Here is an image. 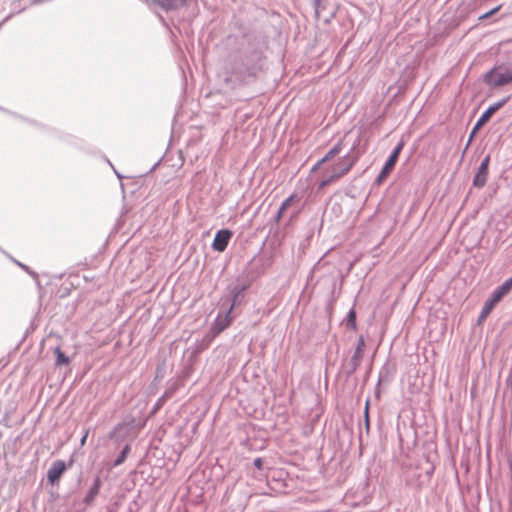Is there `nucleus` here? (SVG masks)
I'll list each match as a JSON object with an SVG mask.
<instances>
[{
	"mask_svg": "<svg viewBox=\"0 0 512 512\" xmlns=\"http://www.w3.org/2000/svg\"><path fill=\"white\" fill-rule=\"evenodd\" d=\"M158 166V163H155L151 170L155 169Z\"/></svg>",
	"mask_w": 512,
	"mask_h": 512,
	"instance_id": "obj_33",
	"label": "nucleus"
},
{
	"mask_svg": "<svg viewBox=\"0 0 512 512\" xmlns=\"http://www.w3.org/2000/svg\"><path fill=\"white\" fill-rule=\"evenodd\" d=\"M66 463L63 460H56L47 471V480L50 484L57 483L66 470Z\"/></svg>",
	"mask_w": 512,
	"mask_h": 512,
	"instance_id": "obj_11",
	"label": "nucleus"
},
{
	"mask_svg": "<svg viewBox=\"0 0 512 512\" xmlns=\"http://www.w3.org/2000/svg\"><path fill=\"white\" fill-rule=\"evenodd\" d=\"M325 1L326 0H313V6H314V10H315L316 15H318L320 10L323 8V3Z\"/></svg>",
	"mask_w": 512,
	"mask_h": 512,
	"instance_id": "obj_23",
	"label": "nucleus"
},
{
	"mask_svg": "<svg viewBox=\"0 0 512 512\" xmlns=\"http://www.w3.org/2000/svg\"><path fill=\"white\" fill-rule=\"evenodd\" d=\"M296 216V213H293L292 216H290V219H293V217Z\"/></svg>",
	"mask_w": 512,
	"mask_h": 512,
	"instance_id": "obj_34",
	"label": "nucleus"
},
{
	"mask_svg": "<svg viewBox=\"0 0 512 512\" xmlns=\"http://www.w3.org/2000/svg\"><path fill=\"white\" fill-rule=\"evenodd\" d=\"M364 417H365V425L368 430L369 429L368 402L366 403Z\"/></svg>",
	"mask_w": 512,
	"mask_h": 512,
	"instance_id": "obj_30",
	"label": "nucleus"
},
{
	"mask_svg": "<svg viewBox=\"0 0 512 512\" xmlns=\"http://www.w3.org/2000/svg\"><path fill=\"white\" fill-rule=\"evenodd\" d=\"M404 142L400 141L393 149L391 154L389 155L388 159L386 160L381 172L377 176L376 182L381 183L388 174L393 170V168L396 165V162L398 160V157L403 149Z\"/></svg>",
	"mask_w": 512,
	"mask_h": 512,
	"instance_id": "obj_8",
	"label": "nucleus"
},
{
	"mask_svg": "<svg viewBox=\"0 0 512 512\" xmlns=\"http://www.w3.org/2000/svg\"><path fill=\"white\" fill-rule=\"evenodd\" d=\"M285 211L282 210L280 207L278 208L277 212L275 213V215L273 216V221L278 224L281 220V218L283 217Z\"/></svg>",
	"mask_w": 512,
	"mask_h": 512,
	"instance_id": "obj_26",
	"label": "nucleus"
},
{
	"mask_svg": "<svg viewBox=\"0 0 512 512\" xmlns=\"http://www.w3.org/2000/svg\"><path fill=\"white\" fill-rule=\"evenodd\" d=\"M499 6L498 7H495L493 9H491L490 11L486 12L485 14L481 15L479 17V19H485V18H488L489 16L493 15L496 11L499 10Z\"/></svg>",
	"mask_w": 512,
	"mask_h": 512,
	"instance_id": "obj_27",
	"label": "nucleus"
},
{
	"mask_svg": "<svg viewBox=\"0 0 512 512\" xmlns=\"http://www.w3.org/2000/svg\"><path fill=\"white\" fill-rule=\"evenodd\" d=\"M170 397V393L169 392H165L156 402L155 406H154V411L158 410L163 404L164 402L166 401L167 398Z\"/></svg>",
	"mask_w": 512,
	"mask_h": 512,
	"instance_id": "obj_21",
	"label": "nucleus"
},
{
	"mask_svg": "<svg viewBox=\"0 0 512 512\" xmlns=\"http://www.w3.org/2000/svg\"><path fill=\"white\" fill-rule=\"evenodd\" d=\"M253 463H254V466H255L256 468H258V469H262V466H263L264 460H263L262 458L258 457V458H255V459H254V462H253Z\"/></svg>",
	"mask_w": 512,
	"mask_h": 512,
	"instance_id": "obj_28",
	"label": "nucleus"
},
{
	"mask_svg": "<svg viewBox=\"0 0 512 512\" xmlns=\"http://www.w3.org/2000/svg\"><path fill=\"white\" fill-rule=\"evenodd\" d=\"M88 434H89V429H87V430L84 432V434H83V436H82V438H81V440H80V444H81V446H83V445L85 444L86 439H87V437H88Z\"/></svg>",
	"mask_w": 512,
	"mask_h": 512,
	"instance_id": "obj_31",
	"label": "nucleus"
},
{
	"mask_svg": "<svg viewBox=\"0 0 512 512\" xmlns=\"http://www.w3.org/2000/svg\"><path fill=\"white\" fill-rule=\"evenodd\" d=\"M512 289V276L498 286L485 301L480 312L478 321L481 322L487 318L493 308L501 301V299Z\"/></svg>",
	"mask_w": 512,
	"mask_h": 512,
	"instance_id": "obj_2",
	"label": "nucleus"
},
{
	"mask_svg": "<svg viewBox=\"0 0 512 512\" xmlns=\"http://www.w3.org/2000/svg\"><path fill=\"white\" fill-rule=\"evenodd\" d=\"M12 261L18 265L20 268H22L26 273H28L29 275H31L32 277L36 278L37 277V274L32 271L27 265L19 262L18 260L12 258Z\"/></svg>",
	"mask_w": 512,
	"mask_h": 512,
	"instance_id": "obj_20",
	"label": "nucleus"
},
{
	"mask_svg": "<svg viewBox=\"0 0 512 512\" xmlns=\"http://www.w3.org/2000/svg\"><path fill=\"white\" fill-rule=\"evenodd\" d=\"M507 386L512 389V373L511 376L507 379Z\"/></svg>",
	"mask_w": 512,
	"mask_h": 512,
	"instance_id": "obj_32",
	"label": "nucleus"
},
{
	"mask_svg": "<svg viewBox=\"0 0 512 512\" xmlns=\"http://www.w3.org/2000/svg\"><path fill=\"white\" fill-rule=\"evenodd\" d=\"M250 286V281L245 274L239 275L236 280L227 287V291L230 295V304L228 308L233 310L239 306L245 297V292Z\"/></svg>",
	"mask_w": 512,
	"mask_h": 512,
	"instance_id": "obj_3",
	"label": "nucleus"
},
{
	"mask_svg": "<svg viewBox=\"0 0 512 512\" xmlns=\"http://www.w3.org/2000/svg\"><path fill=\"white\" fill-rule=\"evenodd\" d=\"M262 65V52L257 49L247 50L232 64L223 81L231 89L247 86L256 80Z\"/></svg>",
	"mask_w": 512,
	"mask_h": 512,
	"instance_id": "obj_1",
	"label": "nucleus"
},
{
	"mask_svg": "<svg viewBox=\"0 0 512 512\" xmlns=\"http://www.w3.org/2000/svg\"><path fill=\"white\" fill-rule=\"evenodd\" d=\"M148 3L156 5L165 11H175L181 9L189 3L190 0H146Z\"/></svg>",
	"mask_w": 512,
	"mask_h": 512,
	"instance_id": "obj_12",
	"label": "nucleus"
},
{
	"mask_svg": "<svg viewBox=\"0 0 512 512\" xmlns=\"http://www.w3.org/2000/svg\"><path fill=\"white\" fill-rule=\"evenodd\" d=\"M489 163H490V156H485L479 167L478 170L473 178V185L477 188H482L485 186L487 182L488 177V170H489Z\"/></svg>",
	"mask_w": 512,
	"mask_h": 512,
	"instance_id": "obj_9",
	"label": "nucleus"
},
{
	"mask_svg": "<svg viewBox=\"0 0 512 512\" xmlns=\"http://www.w3.org/2000/svg\"><path fill=\"white\" fill-rule=\"evenodd\" d=\"M285 211L282 210L280 207L278 208L277 212L275 213V215L273 216V221L278 224L281 220V218L283 217Z\"/></svg>",
	"mask_w": 512,
	"mask_h": 512,
	"instance_id": "obj_25",
	"label": "nucleus"
},
{
	"mask_svg": "<svg viewBox=\"0 0 512 512\" xmlns=\"http://www.w3.org/2000/svg\"><path fill=\"white\" fill-rule=\"evenodd\" d=\"M356 158L352 155L351 151L344 155L339 162L333 167L332 174L321 181L319 187L324 188L334 180L340 178L349 172L352 166L355 164Z\"/></svg>",
	"mask_w": 512,
	"mask_h": 512,
	"instance_id": "obj_5",
	"label": "nucleus"
},
{
	"mask_svg": "<svg viewBox=\"0 0 512 512\" xmlns=\"http://www.w3.org/2000/svg\"><path fill=\"white\" fill-rule=\"evenodd\" d=\"M343 148V140L340 139L324 156V160L329 161L336 157Z\"/></svg>",
	"mask_w": 512,
	"mask_h": 512,
	"instance_id": "obj_15",
	"label": "nucleus"
},
{
	"mask_svg": "<svg viewBox=\"0 0 512 512\" xmlns=\"http://www.w3.org/2000/svg\"><path fill=\"white\" fill-rule=\"evenodd\" d=\"M359 366V363L356 362L355 364H353V360L350 359L349 362L344 366V372L346 376H352Z\"/></svg>",
	"mask_w": 512,
	"mask_h": 512,
	"instance_id": "obj_19",
	"label": "nucleus"
},
{
	"mask_svg": "<svg viewBox=\"0 0 512 512\" xmlns=\"http://www.w3.org/2000/svg\"><path fill=\"white\" fill-rule=\"evenodd\" d=\"M296 216V213H293L292 216H290V219H293V217Z\"/></svg>",
	"mask_w": 512,
	"mask_h": 512,
	"instance_id": "obj_36",
	"label": "nucleus"
},
{
	"mask_svg": "<svg viewBox=\"0 0 512 512\" xmlns=\"http://www.w3.org/2000/svg\"><path fill=\"white\" fill-rule=\"evenodd\" d=\"M365 346H366L365 339L362 335H360L357 340V345H356L355 351L351 357V360H353V364H355L356 362L361 364Z\"/></svg>",
	"mask_w": 512,
	"mask_h": 512,
	"instance_id": "obj_14",
	"label": "nucleus"
},
{
	"mask_svg": "<svg viewBox=\"0 0 512 512\" xmlns=\"http://www.w3.org/2000/svg\"><path fill=\"white\" fill-rule=\"evenodd\" d=\"M296 216V213H293L292 216H290V219H293V217Z\"/></svg>",
	"mask_w": 512,
	"mask_h": 512,
	"instance_id": "obj_35",
	"label": "nucleus"
},
{
	"mask_svg": "<svg viewBox=\"0 0 512 512\" xmlns=\"http://www.w3.org/2000/svg\"><path fill=\"white\" fill-rule=\"evenodd\" d=\"M325 162H327V161H326V160H324V157H323V158H321L319 161H317V162L313 165V167H312V171H316V170H318V169H319V167H320L323 163H325Z\"/></svg>",
	"mask_w": 512,
	"mask_h": 512,
	"instance_id": "obj_29",
	"label": "nucleus"
},
{
	"mask_svg": "<svg viewBox=\"0 0 512 512\" xmlns=\"http://www.w3.org/2000/svg\"><path fill=\"white\" fill-rule=\"evenodd\" d=\"M232 237V232L228 229L218 230L212 242L214 251L223 252L227 248L229 241Z\"/></svg>",
	"mask_w": 512,
	"mask_h": 512,
	"instance_id": "obj_10",
	"label": "nucleus"
},
{
	"mask_svg": "<svg viewBox=\"0 0 512 512\" xmlns=\"http://www.w3.org/2000/svg\"><path fill=\"white\" fill-rule=\"evenodd\" d=\"M285 211L282 210L280 207L278 208L277 212L275 213V215L273 216V221L278 224L281 220V218L283 217Z\"/></svg>",
	"mask_w": 512,
	"mask_h": 512,
	"instance_id": "obj_24",
	"label": "nucleus"
},
{
	"mask_svg": "<svg viewBox=\"0 0 512 512\" xmlns=\"http://www.w3.org/2000/svg\"><path fill=\"white\" fill-rule=\"evenodd\" d=\"M483 80L491 88L507 85L512 83V70L504 66L494 67L484 75Z\"/></svg>",
	"mask_w": 512,
	"mask_h": 512,
	"instance_id": "obj_4",
	"label": "nucleus"
},
{
	"mask_svg": "<svg viewBox=\"0 0 512 512\" xmlns=\"http://www.w3.org/2000/svg\"><path fill=\"white\" fill-rule=\"evenodd\" d=\"M100 487H101V480L99 477H96L93 481V484L91 485V487L89 488V490L87 491V493L84 497L83 501L85 504H90L91 502L94 501L95 497L99 493Z\"/></svg>",
	"mask_w": 512,
	"mask_h": 512,
	"instance_id": "obj_13",
	"label": "nucleus"
},
{
	"mask_svg": "<svg viewBox=\"0 0 512 512\" xmlns=\"http://www.w3.org/2000/svg\"><path fill=\"white\" fill-rule=\"evenodd\" d=\"M295 200V197L293 195L289 196L288 198H286L280 205V208L284 211H286L290 205L292 204V202Z\"/></svg>",
	"mask_w": 512,
	"mask_h": 512,
	"instance_id": "obj_22",
	"label": "nucleus"
},
{
	"mask_svg": "<svg viewBox=\"0 0 512 512\" xmlns=\"http://www.w3.org/2000/svg\"><path fill=\"white\" fill-rule=\"evenodd\" d=\"M232 311L231 308H226L218 312L211 326L213 336L219 335L231 324L233 320Z\"/></svg>",
	"mask_w": 512,
	"mask_h": 512,
	"instance_id": "obj_7",
	"label": "nucleus"
},
{
	"mask_svg": "<svg viewBox=\"0 0 512 512\" xmlns=\"http://www.w3.org/2000/svg\"><path fill=\"white\" fill-rule=\"evenodd\" d=\"M130 445L129 444H126L123 449L121 450V452L119 453V455L117 456V458L114 460V463H113V466L114 467H117V466H120L121 464H123L128 456V454L130 453Z\"/></svg>",
	"mask_w": 512,
	"mask_h": 512,
	"instance_id": "obj_16",
	"label": "nucleus"
},
{
	"mask_svg": "<svg viewBox=\"0 0 512 512\" xmlns=\"http://www.w3.org/2000/svg\"><path fill=\"white\" fill-rule=\"evenodd\" d=\"M55 354H56V365H68L70 363V358L66 356L60 347L55 348Z\"/></svg>",
	"mask_w": 512,
	"mask_h": 512,
	"instance_id": "obj_17",
	"label": "nucleus"
},
{
	"mask_svg": "<svg viewBox=\"0 0 512 512\" xmlns=\"http://www.w3.org/2000/svg\"><path fill=\"white\" fill-rule=\"evenodd\" d=\"M509 100V96L499 100L498 102L490 105L478 118L477 122L475 123L469 137V141L473 138L475 133L486 123L489 121V119L495 114L501 107H503L507 101Z\"/></svg>",
	"mask_w": 512,
	"mask_h": 512,
	"instance_id": "obj_6",
	"label": "nucleus"
},
{
	"mask_svg": "<svg viewBox=\"0 0 512 512\" xmlns=\"http://www.w3.org/2000/svg\"><path fill=\"white\" fill-rule=\"evenodd\" d=\"M346 328L351 330H356L357 324H356V312L354 308H351L348 312L347 318H346Z\"/></svg>",
	"mask_w": 512,
	"mask_h": 512,
	"instance_id": "obj_18",
	"label": "nucleus"
}]
</instances>
